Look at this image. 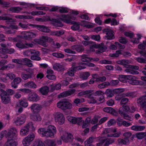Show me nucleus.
I'll return each mask as SVG.
<instances>
[{"label": "nucleus", "instance_id": "30", "mask_svg": "<svg viewBox=\"0 0 146 146\" xmlns=\"http://www.w3.org/2000/svg\"><path fill=\"white\" fill-rule=\"evenodd\" d=\"M36 50L33 49L28 50L24 51L23 52V54L28 56H31L33 54H36L35 53Z\"/></svg>", "mask_w": 146, "mask_h": 146}, {"label": "nucleus", "instance_id": "22", "mask_svg": "<svg viewBox=\"0 0 146 146\" xmlns=\"http://www.w3.org/2000/svg\"><path fill=\"white\" fill-rule=\"evenodd\" d=\"M48 33H50V35L59 36L64 34V32L62 30H60L59 31H52L50 30V32Z\"/></svg>", "mask_w": 146, "mask_h": 146}, {"label": "nucleus", "instance_id": "42", "mask_svg": "<svg viewBox=\"0 0 146 146\" xmlns=\"http://www.w3.org/2000/svg\"><path fill=\"white\" fill-rule=\"evenodd\" d=\"M136 136L138 139H142L146 136V132L137 133L136 134Z\"/></svg>", "mask_w": 146, "mask_h": 146}, {"label": "nucleus", "instance_id": "47", "mask_svg": "<svg viewBox=\"0 0 146 146\" xmlns=\"http://www.w3.org/2000/svg\"><path fill=\"white\" fill-rule=\"evenodd\" d=\"M95 137H91L88 138L84 142L85 145L86 146L87 145L91 144L94 141V140L95 139Z\"/></svg>", "mask_w": 146, "mask_h": 146}, {"label": "nucleus", "instance_id": "61", "mask_svg": "<svg viewBox=\"0 0 146 146\" xmlns=\"http://www.w3.org/2000/svg\"><path fill=\"white\" fill-rule=\"evenodd\" d=\"M6 20L8 21H10L12 20V19L7 16H0V20Z\"/></svg>", "mask_w": 146, "mask_h": 146}, {"label": "nucleus", "instance_id": "37", "mask_svg": "<svg viewBox=\"0 0 146 146\" xmlns=\"http://www.w3.org/2000/svg\"><path fill=\"white\" fill-rule=\"evenodd\" d=\"M22 10V8L18 7H11L9 9V11L14 13H18Z\"/></svg>", "mask_w": 146, "mask_h": 146}, {"label": "nucleus", "instance_id": "51", "mask_svg": "<svg viewBox=\"0 0 146 146\" xmlns=\"http://www.w3.org/2000/svg\"><path fill=\"white\" fill-rule=\"evenodd\" d=\"M33 146H45V145L42 141L38 140L34 143Z\"/></svg>", "mask_w": 146, "mask_h": 146}, {"label": "nucleus", "instance_id": "6", "mask_svg": "<svg viewBox=\"0 0 146 146\" xmlns=\"http://www.w3.org/2000/svg\"><path fill=\"white\" fill-rule=\"evenodd\" d=\"M61 138L64 142L66 143L72 141L73 139V136L71 133L66 131L62 133Z\"/></svg>", "mask_w": 146, "mask_h": 146}, {"label": "nucleus", "instance_id": "60", "mask_svg": "<svg viewBox=\"0 0 146 146\" xmlns=\"http://www.w3.org/2000/svg\"><path fill=\"white\" fill-rule=\"evenodd\" d=\"M39 43L40 44L44 47H47L48 46V44L42 39L39 40Z\"/></svg>", "mask_w": 146, "mask_h": 146}, {"label": "nucleus", "instance_id": "8", "mask_svg": "<svg viewBox=\"0 0 146 146\" xmlns=\"http://www.w3.org/2000/svg\"><path fill=\"white\" fill-rule=\"evenodd\" d=\"M65 118L63 114L60 113H57L55 115V120L56 122L60 125H62L64 122Z\"/></svg>", "mask_w": 146, "mask_h": 146}, {"label": "nucleus", "instance_id": "33", "mask_svg": "<svg viewBox=\"0 0 146 146\" xmlns=\"http://www.w3.org/2000/svg\"><path fill=\"white\" fill-rule=\"evenodd\" d=\"M24 86L25 87L31 88H36V85L33 82L31 81L24 84Z\"/></svg>", "mask_w": 146, "mask_h": 146}, {"label": "nucleus", "instance_id": "56", "mask_svg": "<svg viewBox=\"0 0 146 146\" xmlns=\"http://www.w3.org/2000/svg\"><path fill=\"white\" fill-rule=\"evenodd\" d=\"M116 121L113 119H112L109 120L108 122V126L110 127L112 125H114L116 123Z\"/></svg>", "mask_w": 146, "mask_h": 146}, {"label": "nucleus", "instance_id": "48", "mask_svg": "<svg viewBox=\"0 0 146 146\" xmlns=\"http://www.w3.org/2000/svg\"><path fill=\"white\" fill-rule=\"evenodd\" d=\"M41 39L44 40L46 42H50L53 41V39L47 36H42Z\"/></svg>", "mask_w": 146, "mask_h": 146}, {"label": "nucleus", "instance_id": "43", "mask_svg": "<svg viewBox=\"0 0 146 146\" xmlns=\"http://www.w3.org/2000/svg\"><path fill=\"white\" fill-rule=\"evenodd\" d=\"M13 139H8L6 143V146H16L15 141Z\"/></svg>", "mask_w": 146, "mask_h": 146}, {"label": "nucleus", "instance_id": "1", "mask_svg": "<svg viewBox=\"0 0 146 146\" xmlns=\"http://www.w3.org/2000/svg\"><path fill=\"white\" fill-rule=\"evenodd\" d=\"M67 119L70 123L73 124L77 123L78 125H80L83 123L82 127L83 128H85L88 123L86 122H84V121L82 119L81 117H76L71 116H68L67 117Z\"/></svg>", "mask_w": 146, "mask_h": 146}, {"label": "nucleus", "instance_id": "14", "mask_svg": "<svg viewBox=\"0 0 146 146\" xmlns=\"http://www.w3.org/2000/svg\"><path fill=\"white\" fill-rule=\"evenodd\" d=\"M146 96H143L140 97L137 100V103L142 108H146Z\"/></svg>", "mask_w": 146, "mask_h": 146}, {"label": "nucleus", "instance_id": "9", "mask_svg": "<svg viewBox=\"0 0 146 146\" xmlns=\"http://www.w3.org/2000/svg\"><path fill=\"white\" fill-rule=\"evenodd\" d=\"M29 25L30 26L32 27L33 28H36L38 30L43 32L48 33L50 32V29L48 27L44 25L32 24H30Z\"/></svg>", "mask_w": 146, "mask_h": 146}, {"label": "nucleus", "instance_id": "18", "mask_svg": "<svg viewBox=\"0 0 146 146\" xmlns=\"http://www.w3.org/2000/svg\"><path fill=\"white\" fill-rule=\"evenodd\" d=\"M28 99L29 101L34 102H36L39 100L38 96L35 93H31L29 94Z\"/></svg>", "mask_w": 146, "mask_h": 146}, {"label": "nucleus", "instance_id": "11", "mask_svg": "<svg viewBox=\"0 0 146 146\" xmlns=\"http://www.w3.org/2000/svg\"><path fill=\"white\" fill-rule=\"evenodd\" d=\"M17 132V130L15 128L13 127L11 128L7 134L8 139H15Z\"/></svg>", "mask_w": 146, "mask_h": 146}, {"label": "nucleus", "instance_id": "58", "mask_svg": "<svg viewBox=\"0 0 146 146\" xmlns=\"http://www.w3.org/2000/svg\"><path fill=\"white\" fill-rule=\"evenodd\" d=\"M7 76L9 77V78L12 80L16 77L15 75L12 72H9L7 74Z\"/></svg>", "mask_w": 146, "mask_h": 146}, {"label": "nucleus", "instance_id": "55", "mask_svg": "<svg viewBox=\"0 0 146 146\" xmlns=\"http://www.w3.org/2000/svg\"><path fill=\"white\" fill-rule=\"evenodd\" d=\"M121 54V51L120 50H117L116 51L115 53L110 54V56L113 57H117L119 56V54Z\"/></svg>", "mask_w": 146, "mask_h": 146}, {"label": "nucleus", "instance_id": "52", "mask_svg": "<svg viewBox=\"0 0 146 146\" xmlns=\"http://www.w3.org/2000/svg\"><path fill=\"white\" fill-rule=\"evenodd\" d=\"M97 48H98L102 50V52L106 50L107 48L104 45V44L103 43H101V44L98 45Z\"/></svg>", "mask_w": 146, "mask_h": 146}, {"label": "nucleus", "instance_id": "29", "mask_svg": "<svg viewBox=\"0 0 146 146\" xmlns=\"http://www.w3.org/2000/svg\"><path fill=\"white\" fill-rule=\"evenodd\" d=\"M119 113L121 115V116L123 117L124 119L128 120L129 121H132L133 119L129 115L127 114L124 113L120 110L119 111Z\"/></svg>", "mask_w": 146, "mask_h": 146}, {"label": "nucleus", "instance_id": "24", "mask_svg": "<svg viewBox=\"0 0 146 146\" xmlns=\"http://www.w3.org/2000/svg\"><path fill=\"white\" fill-rule=\"evenodd\" d=\"M145 127L143 126L133 125L131 127V130L136 131H142L145 129Z\"/></svg>", "mask_w": 146, "mask_h": 146}, {"label": "nucleus", "instance_id": "49", "mask_svg": "<svg viewBox=\"0 0 146 146\" xmlns=\"http://www.w3.org/2000/svg\"><path fill=\"white\" fill-rule=\"evenodd\" d=\"M25 126L29 129V130L31 129V130H34L35 128L33 126V125L32 122H29L27 123Z\"/></svg>", "mask_w": 146, "mask_h": 146}, {"label": "nucleus", "instance_id": "57", "mask_svg": "<svg viewBox=\"0 0 146 146\" xmlns=\"http://www.w3.org/2000/svg\"><path fill=\"white\" fill-rule=\"evenodd\" d=\"M136 60L139 62L140 63H146V59H144L143 58L138 57L137 58Z\"/></svg>", "mask_w": 146, "mask_h": 146}, {"label": "nucleus", "instance_id": "15", "mask_svg": "<svg viewBox=\"0 0 146 146\" xmlns=\"http://www.w3.org/2000/svg\"><path fill=\"white\" fill-rule=\"evenodd\" d=\"M26 117L25 115H22L17 117V120L14 122V123L17 126L22 125L25 122Z\"/></svg>", "mask_w": 146, "mask_h": 146}, {"label": "nucleus", "instance_id": "32", "mask_svg": "<svg viewBox=\"0 0 146 146\" xmlns=\"http://www.w3.org/2000/svg\"><path fill=\"white\" fill-rule=\"evenodd\" d=\"M31 118L32 120L34 121H40L42 119V118L40 115L37 113L31 116Z\"/></svg>", "mask_w": 146, "mask_h": 146}, {"label": "nucleus", "instance_id": "10", "mask_svg": "<svg viewBox=\"0 0 146 146\" xmlns=\"http://www.w3.org/2000/svg\"><path fill=\"white\" fill-rule=\"evenodd\" d=\"M1 101L3 103L6 104L9 103L10 101L9 96L7 94L6 91L3 90L2 92L1 95Z\"/></svg>", "mask_w": 146, "mask_h": 146}, {"label": "nucleus", "instance_id": "17", "mask_svg": "<svg viewBox=\"0 0 146 146\" xmlns=\"http://www.w3.org/2000/svg\"><path fill=\"white\" fill-rule=\"evenodd\" d=\"M103 110L105 112L109 113L111 114L116 116L118 115L117 112L111 107H107L103 109Z\"/></svg>", "mask_w": 146, "mask_h": 146}, {"label": "nucleus", "instance_id": "25", "mask_svg": "<svg viewBox=\"0 0 146 146\" xmlns=\"http://www.w3.org/2000/svg\"><path fill=\"white\" fill-rule=\"evenodd\" d=\"M8 63L7 60L2 59L0 61V70H2L6 69L7 65L6 64Z\"/></svg>", "mask_w": 146, "mask_h": 146}, {"label": "nucleus", "instance_id": "59", "mask_svg": "<svg viewBox=\"0 0 146 146\" xmlns=\"http://www.w3.org/2000/svg\"><path fill=\"white\" fill-rule=\"evenodd\" d=\"M119 81L118 80H113L110 82V86H115L117 85L119 83Z\"/></svg>", "mask_w": 146, "mask_h": 146}, {"label": "nucleus", "instance_id": "38", "mask_svg": "<svg viewBox=\"0 0 146 146\" xmlns=\"http://www.w3.org/2000/svg\"><path fill=\"white\" fill-rule=\"evenodd\" d=\"M80 59L83 62H89L90 61V57H88V56L85 54H83L80 56Z\"/></svg>", "mask_w": 146, "mask_h": 146}, {"label": "nucleus", "instance_id": "16", "mask_svg": "<svg viewBox=\"0 0 146 146\" xmlns=\"http://www.w3.org/2000/svg\"><path fill=\"white\" fill-rule=\"evenodd\" d=\"M103 31L106 32V37L108 39H113L114 38V36L113 34V31L112 30L108 29H104Z\"/></svg>", "mask_w": 146, "mask_h": 146}, {"label": "nucleus", "instance_id": "64", "mask_svg": "<svg viewBox=\"0 0 146 146\" xmlns=\"http://www.w3.org/2000/svg\"><path fill=\"white\" fill-rule=\"evenodd\" d=\"M15 52V50L13 48L10 49H5V53L9 54H11L14 53Z\"/></svg>", "mask_w": 146, "mask_h": 146}, {"label": "nucleus", "instance_id": "5", "mask_svg": "<svg viewBox=\"0 0 146 146\" xmlns=\"http://www.w3.org/2000/svg\"><path fill=\"white\" fill-rule=\"evenodd\" d=\"M120 78L129 80V83L132 85H137L139 83V81L135 80V77L133 76L129 75H121Z\"/></svg>", "mask_w": 146, "mask_h": 146}, {"label": "nucleus", "instance_id": "26", "mask_svg": "<svg viewBox=\"0 0 146 146\" xmlns=\"http://www.w3.org/2000/svg\"><path fill=\"white\" fill-rule=\"evenodd\" d=\"M29 70L31 71V73L30 74H25L24 72H22L21 74V77L23 79L25 80H27L29 78H30L32 77L31 74L33 73V69H31Z\"/></svg>", "mask_w": 146, "mask_h": 146}, {"label": "nucleus", "instance_id": "13", "mask_svg": "<svg viewBox=\"0 0 146 146\" xmlns=\"http://www.w3.org/2000/svg\"><path fill=\"white\" fill-rule=\"evenodd\" d=\"M30 108L32 112L34 113H37L41 110L42 107L41 105L34 104L31 105Z\"/></svg>", "mask_w": 146, "mask_h": 146}, {"label": "nucleus", "instance_id": "34", "mask_svg": "<svg viewBox=\"0 0 146 146\" xmlns=\"http://www.w3.org/2000/svg\"><path fill=\"white\" fill-rule=\"evenodd\" d=\"M29 131V129L25 126L20 130V135L22 136H25L28 134Z\"/></svg>", "mask_w": 146, "mask_h": 146}, {"label": "nucleus", "instance_id": "4", "mask_svg": "<svg viewBox=\"0 0 146 146\" xmlns=\"http://www.w3.org/2000/svg\"><path fill=\"white\" fill-rule=\"evenodd\" d=\"M35 135L33 133H31L28 135L23 140L22 143L24 146H29L31 144V142L34 139Z\"/></svg>", "mask_w": 146, "mask_h": 146}, {"label": "nucleus", "instance_id": "39", "mask_svg": "<svg viewBox=\"0 0 146 146\" xmlns=\"http://www.w3.org/2000/svg\"><path fill=\"white\" fill-rule=\"evenodd\" d=\"M47 146H55L56 144L55 141L53 140L47 139L45 141Z\"/></svg>", "mask_w": 146, "mask_h": 146}, {"label": "nucleus", "instance_id": "23", "mask_svg": "<svg viewBox=\"0 0 146 146\" xmlns=\"http://www.w3.org/2000/svg\"><path fill=\"white\" fill-rule=\"evenodd\" d=\"M53 68L54 70L58 71H63L64 70L63 66L60 63H56L53 66Z\"/></svg>", "mask_w": 146, "mask_h": 146}, {"label": "nucleus", "instance_id": "62", "mask_svg": "<svg viewBox=\"0 0 146 146\" xmlns=\"http://www.w3.org/2000/svg\"><path fill=\"white\" fill-rule=\"evenodd\" d=\"M125 70L127 72H128L131 74H139V72L138 71L133 70L127 69H126Z\"/></svg>", "mask_w": 146, "mask_h": 146}, {"label": "nucleus", "instance_id": "46", "mask_svg": "<svg viewBox=\"0 0 146 146\" xmlns=\"http://www.w3.org/2000/svg\"><path fill=\"white\" fill-rule=\"evenodd\" d=\"M74 48L78 52H82L84 50V46L82 45H77L74 46Z\"/></svg>", "mask_w": 146, "mask_h": 146}, {"label": "nucleus", "instance_id": "40", "mask_svg": "<svg viewBox=\"0 0 146 146\" xmlns=\"http://www.w3.org/2000/svg\"><path fill=\"white\" fill-rule=\"evenodd\" d=\"M93 92V90H92L82 91L79 93L78 94L77 96H80L86 94H88L92 93Z\"/></svg>", "mask_w": 146, "mask_h": 146}, {"label": "nucleus", "instance_id": "41", "mask_svg": "<svg viewBox=\"0 0 146 146\" xmlns=\"http://www.w3.org/2000/svg\"><path fill=\"white\" fill-rule=\"evenodd\" d=\"M118 141L119 144H123L125 145L129 142V139L127 137H124L123 139H119Z\"/></svg>", "mask_w": 146, "mask_h": 146}, {"label": "nucleus", "instance_id": "31", "mask_svg": "<svg viewBox=\"0 0 146 146\" xmlns=\"http://www.w3.org/2000/svg\"><path fill=\"white\" fill-rule=\"evenodd\" d=\"M102 139L104 143H105L104 146H108L110 144L113 143L114 142V140L111 138L104 139L102 137Z\"/></svg>", "mask_w": 146, "mask_h": 146}, {"label": "nucleus", "instance_id": "50", "mask_svg": "<svg viewBox=\"0 0 146 146\" xmlns=\"http://www.w3.org/2000/svg\"><path fill=\"white\" fill-rule=\"evenodd\" d=\"M72 23L74 24V25L71 26V28L74 31H76L78 30L80 28L79 24L76 23L75 22L73 21L71 22Z\"/></svg>", "mask_w": 146, "mask_h": 146}, {"label": "nucleus", "instance_id": "53", "mask_svg": "<svg viewBox=\"0 0 146 146\" xmlns=\"http://www.w3.org/2000/svg\"><path fill=\"white\" fill-rule=\"evenodd\" d=\"M16 46L18 48L21 49L25 48L26 47L25 45L21 42L17 43L16 44Z\"/></svg>", "mask_w": 146, "mask_h": 146}, {"label": "nucleus", "instance_id": "35", "mask_svg": "<svg viewBox=\"0 0 146 146\" xmlns=\"http://www.w3.org/2000/svg\"><path fill=\"white\" fill-rule=\"evenodd\" d=\"M50 20L54 23V25L55 26L60 27L63 26V25L62 23L58 20L54 19H52Z\"/></svg>", "mask_w": 146, "mask_h": 146}, {"label": "nucleus", "instance_id": "44", "mask_svg": "<svg viewBox=\"0 0 146 146\" xmlns=\"http://www.w3.org/2000/svg\"><path fill=\"white\" fill-rule=\"evenodd\" d=\"M52 55L55 57L60 58H63L64 56L63 54L61 53L57 52L52 53Z\"/></svg>", "mask_w": 146, "mask_h": 146}, {"label": "nucleus", "instance_id": "20", "mask_svg": "<svg viewBox=\"0 0 146 146\" xmlns=\"http://www.w3.org/2000/svg\"><path fill=\"white\" fill-rule=\"evenodd\" d=\"M35 53L36 54H33L31 56L30 59L33 60L40 61L41 60V58L39 56L40 55V52L36 50Z\"/></svg>", "mask_w": 146, "mask_h": 146}, {"label": "nucleus", "instance_id": "21", "mask_svg": "<svg viewBox=\"0 0 146 146\" xmlns=\"http://www.w3.org/2000/svg\"><path fill=\"white\" fill-rule=\"evenodd\" d=\"M39 91L43 95H47L49 92V88L47 86H44L41 87Z\"/></svg>", "mask_w": 146, "mask_h": 146}, {"label": "nucleus", "instance_id": "2", "mask_svg": "<svg viewBox=\"0 0 146 146\" xmlns=\"http://www.w3.org/2000/svg\"><path fill=\"white\" fill-rule=\"evenodd\" d=\"M57 105L58 108L63 110L70 109L72 108V104L66 100L60 101Z\"/></svg>", "mask_w": 146, "mask_h": 146}, {"label": "nucleus", "instance_id": "19", "mask_svg": "<svg viewBox=\"0 0 146 146\" xmlns=\"http://www.w3.org/2000/svg\"><path fill=\"white\" fill-rule=\"evenodd\" d=\"M60 19L62 21L66 23H71V17L68 15H60Z\"/></svg>", "mask_w": 146, "mask_h": 146}, {"label": "nucleus", "instance_id": "36", "mask_svg": "<svg viewBox=\"0 0 146 146\" xmlns=\"http://www.w3.org/2000/svg\"><path fill=\"white\" fill-rule=\"evenodd\" d=\"M19 104L21 106L24 108L27 107L28 105L27 101L26 99L19 100Z\"/></svg>", "mask_w": 146, "mask_h": 146}, {"label": "nucleus", "instance_id": "28", "mask_svg": "<svg viewBox=\"0 0 146 146\" xmlns=\"http://www.w3.org/2000/svg\"><path fill=\"white\" fill-rule=\"evenodd\" d=\"M116 62L118 64L123 65L127 67V66H128V64H129L130 62L128 60H121L117 61Z\"/></svg>", "mask_w": 146, "mask_h": 146}, {"label": "nucleus", "instance_id": "12", "mask_svg": "<svg viewBox=\"0 0 146 146\" xmlns=\"http://www.w3.org/2000/svg\"><path fill=\"white\" fill-rule=\"evenodd\" d=\"M86 68L85 67H76L74 68H70L68 70V72L65 73V74L71 76H73L74 75V71L79 70Z\"/></svg>", "mask_w": 146, "mask_h": 146}, {"label": "nucleus", "instance_id": "3", "mask_svg": "<svg viewBox=\"0 0 146 146\" xmlns=\"http://www.w3.org/2000/svg\"><path fill=\"white\" fill-rule=\"evenodd\" d=\"M21 35L23 38L26 40H31L36 37V34L30 31H23L21 33Z\"/></svg>", "mask_w": 146, "mask_h": 146}, {"label": "nucleus", "instance_id": "63", "mask_svg": "<svg viewBox=\"0 0 146 146\" xmlns=\"http://www.w3.org/2000/svg\"><path fill=\"white\" fill-rule=\"evenodd\" d=\"M123 97H125L124 94H121L116 96L115 99L116 100H120Z\"/></svg>", "mask_w": 146, "mask_h": 146}, {"label": "nucleus", "instance_id": "7", "mask_svg": "<svg viewBox=\"0 0 146 146\" xmlns=\"http://www.w3.org/2000/svg\"><path fill=\"white\" fill-rule=\"evenodd\" d=\"M38 133L43 137L46 138L51 137L53 134L50 132L48 131V130L44 128H40L38 130Z\"/></svg>", "mask_w": 146, "mask_h": 146}, {"label": "nucleus", "instance_id": "45", "mask_svg": "<svg viewBox=\"0 0 146 146\" xmlns=\"http://www.w3.org/2000/svg\"><path fill=\"white\" fill-rule=\"evenodd\" d=\"M90 75V74L89 72H85L81 74L80 77L83 80H86Z\"/></svg>", "mask_w": 146, "mask_h": 146}, {"label": "nucleus", "instance_id": "54", "mask_svg": "<svg viewBox=\"0 0 146 146\" xmlns=\"http://www.w3.org/2000/svg\"><path fill=\"white\" fill-rule=\"evenodd\" d=\"M106 94L108 97H112L113 96L112 91L110 89H107L106 91Z\"/></svg>", "mask_w": 146, "mask_h": 146}, {"label": "nucleus", "instance_id": "27", "mask_svg": "<svg viewBox=\"0 0 146 146\" xmlns=\"http://www.w3.org/2000/svg\"><path fill=\"white\" fill-rule=\"evenodd\" d=\"M48 129H47L48 131L50 132L53 134L50 137L53 138L54 137V134L56 133V127L54 126L50 125L48 126Z\"/></svg>", "mask_w": 146, "mask_h": 146}]
</instances>
